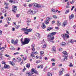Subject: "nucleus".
<instances>
[{"label": "nucleus", "mask_w": 76, "mask_h": 76, "mask_svg": "<svg viewBox=\"0 0 76 76\" xmlns=\"http://www.w3.org/2000/svg\"><path fill=\"white\" fill-rule=\"evenodd\" d=\"M64 69H61V70H62V71H59V75H61V74L63 73V72L64 71Z\"/></svg>", "instance_id": "14"}, {"label": "nucleus", "mask_w": 76, "mask_h": 76, "mask_svg": "<svg viewBox=\"0 0 76 76\" xmlns=\"http://www.w3.org/2000/svg\"><path fill=\"white\" fill-rule=\"evenodd\" d=\"M24 33L26 35H28V32H24Z\"/></svg>", "instance_id": "61"}, {"label": "nucleus", "mask_w": 76, "mask_h": 76, "mask_svg": "<svg viewBox=\"0 0 76 76\" xmlns=\"http://www.w3.org/2000/svg\"><path fill=\"white\" fill-rule=\"evenodd\" d=\"M30 64H27L26 65V66L27 67V68H29L30 67Z\"/></svg>", "instance_id": "29"}, {"label": "nucleus", "mask_w": 76, "mask_h": 76, "mask_svg": "<svg viewBox=\"0 0 76 76\" xmlns=\"http://www.w3.org/2000/svg\"><path fill=\"white\" fill-rule=\"evenodd\" d=\"M26 74L28 75L27 76H36L35 75H33V76H30V75H31V74H32V73H31L30 72H27L26 73Z\"/></svg>", "instance_id": "22"}, {"label": "nucleus", "mask_w": 76, "mask_h": 76, "mask_svg": "<svg viewBox=\"0 0 76 76\" xmlns=\"http://www.w3.org/2000/svg\"><path fill=\"white\" fill-rule=\"evenodd\" d=\"M5 56H6V57H10V56H9V55H7V54L5 55Z\"/></svg>", "instance_id": "55"}, {"label": "nucleus", "mask_w": 76, "mask_h": 76, "mask_svg": "<svg viewBox=\"0 0 76 76\" xmlns=\"http://www.w3.org/2000/svg\"><path fill=\"white\" fill-rule=\"evenodd\" d=\"M62 53H63L64 54V55H67V52H66V51H64V52H62Z\"/></svg>", "instance_id": "25"}, {"label": "nucleus", "mask_w": 76, "mask_h": 76, "mask_svg": "<svg viewBox=\"0 0 76 76\" xmlns=\"http://www.w3.org/2000/svg\"><path fill=\"white\" fill-rule=\"evenodd\" d=\"M52 51H56V47L53 46L52 47Z\"/></svg>", "instance_id": "20"}, {"label": "nucleus", "mask_w": 76, "mask_h": 76, "mask_svg": "<svg viewBox=\"0 0 76 76\" xmlns=\"http://www.w3.org/2000/svg\"><path fill=\"white\" fill-rule=\"evenodd\" d=\"M48 68V67L47 66H46L45 68L43 70L44 72H46L47 71V68Z\"/></svg>", "instance_id": "24"}, {"label": "nucleus", "mask_w": 76, "mask_h": 76, "mask_svg": "<svg viewBox=\"0 0 76 76\" xmlns=\"http://www.w3.org/2000/svg\"><path fill=\"white\" fill-rule=\"evenodd\" d=\"M17 61L19 62L20 61H21V59L20 58H17Z\"/></svg>", "instance_id": "23"}, {"label": "nucleus", "mask_w": 76, "mask_h": 76, "mask_svg": "<svg viewBox=\"0 0 76 76\" xmlns=\"http://www.w3.org/2000/svg\"><path fill=\"white\" fill-rule=\"evenodd\" d=\"M10 49L11 50H15V48L12 46L11 47V48H10Z\"/></svg>", "instance_id": "32"}, {"label": "nucleus", "mask_w": 76, "mask_h": 76, "mask_svg": "<svg viewBox=\"0 0 76 76\" xmlns=\"http://www.w3.org/2000/svg\"><path fill=\"white\" fill-rule=\"evenodd\" d=\"M69 11H70L69 10H67L65 12V13H69Z\"/></svg>", "instance_id": "39"}, {"label": "nucleus", "mask_w": 76, "mask_h": 76, "mask_svg": "<svg viewBox=\"0 0 76 76\" xmlns=\"http://www.w3.org/2000/svg\"><path fill=\"white\" fill-rule=\"evenodd\" d=\"M15 27L17 29H18L19 28V26H18L17 25H16L15 26Z\"/></svg>", "instance_id": "36"}, {"label": "nucleus", "mask_w": 76, "mask_h": 76, "mask_svg": "<svg viewBox=\"0 0 76 76\" xmlns=\"http://www.w3.org/2000/svg\"><path fill=\"white\" fill-rule=\"evenodd\" d=\"M21 43L22 44V45H25V44H27L30 41V39H29L28 38H26L25 39V40L24 42H23V38H21Z\"/></svg>", "instance_id": "1"}, {"label": "nucleus", "mask_w": 76, "mask_h": 76, "mask_svg": "<svg viewBox=\"0 0 76 76\" xmlns=\"http://www.w3.org/2000/svg\"><path fill=\"white\" fill-rule=\"evenodd\" d=\"M48 76H52V74L50 72H48Z\"/></svg>", "instance_id": "28"}, {"label": "nucleus", "mask_w": 76, "mask_h": 76, "mask_svg": "<svg viewBox=\"0 0 76 76\" xmlns=\"http://www.w3.org/2000/svg\"><path fill=\"white\" fill-rule=\"evenodd\" d=\"M75 17V15L73 14H72L71 16L69 17V19L70 20L72 19H73V18Z\"/></svg>", "instance_id": "13"}, {"label": "nucleus", "mask_w": 76, "mask_h": 76, "mask_svg": "<svg viewBox=\"0 0 76 76\" xmlns=\"http://www.w3.org/2000/svg\"><path fill=\"white\" fill-rule=\"evenodd\" d=\"M16 54H19V53L18 52H17L16 53H15L13 55H16Z\"/></svg>", "instance_id": "48"}, {"label": "nucleus", "mask_w": 76, "mask_h": 76, "mask_svg": "<svg viewBox=\"0 0 76 76\" xmlns=\"http://www.w3.org/2000/svg\"><path fill=\"white\" fill-rule=\"evenodd\" d=\"M36 35L37 36V37H39L40 36V34H39L37 33H36Z\"/></svg>", "instance_id": "41"}, {"label": "nucleus", "mask_w": 76, "mask_h": 76, "mask_svg": "<svg viewBox=\"0 0 76 76\" xmlns=\"http://www.w3.org/2000/svg\"><path fill=\"white\" fill-rule=\"evenodd\" d=\"M75 41H74L72 39H71L70 41H69V42L70 43H71V44H73V42H74Z\"/></svg>", "instance_id": "33"}, {"label": "nucleus", "mask_w": 76, "mask_h": 76, "mask_svg": "<svg viewBox=\"0 0 76 76\" xmlns=\"http://www.w3.org/2000/svg\"><path fill=\"white\" fill-rule=\"evenodd\" d=\"M30 11L31 15H35L37 13L35 11L32 10H30Z\"/></svg>", "instance_id": "10"}, {"label": "nucleus", "mask_w": 76, "mask_h": 76, "mask_svg": "<svg viewBox=\"0 0 76 76\" xmlns=\"http://www.w3.org/2000/svg\"><path fill=\"white\" fill-rule=\"evenodd\" d=\"M17 18H19V16H20V15L19 14H17L16 15Z\"/></svg>", "instance_id": "52"}, {"label": "nucleus", "mask_w": 76, "mask_h": 76, "mask_svg": "<svg viewBox=\"0 0 76 76\" xmlns=\"http://www.w3.org/2000/svg\"><path fill=\"white\" fill-rule=\"evenodd\" d=\"M4 5H5V6H8L9 5V3H7L6 2H5L4 3Z\"/></svg>", "instance_id": "44"}, {"label": "nucleus", "mask_w": 76, "mask_h": 76, "mask_svg": "<svg viewBox=\"0 0 76 76\" xmlns=\"http://www.w3.org/2000/svg\"><path fill=\"white\" fill-rule=\"evenodd\" d=\"M72 2L70 1V3H71V4H73V3H74V2H75V0H73L72 1Z\"/></svg>", "instance_id": "46"}, {"label": "nucleus", "mask_w": 76, "mask_h": 76, "mask_svg": "<svg viewBox=\"0 0 76 76\" xmlns=\"http://www.w3.org/2000/svg\"><path fill=\"white\" fill-rule=\"evenodd\" d=\"M42 27L43 29H45V28H46V26L45 25V24H44V23H43L42 25Z\"/></svg>", "instance_id": "17"}, {"label": "nucleus", "mask_w": 76, "mask_h": 76, "mask_svg": "<svg viewBox=\"0 0 76 76\" xmlns=\"http://www.w3.org/2000/svg\"><path fill=\"white\" fill-rule=\"evenodd\" d=\"M27 13H28V14H31V10H30V11H28Z\"/></svg>", "instance_id": "53"}, {"label": "nucleus", "mask_w": 76, "mask_h": 76, "mask_svg": "<svg viewBox=\"0 0 76 76\" xmlns=\"http://www.w3.org/2000/svg\"><path fill=\"white\" fill-rule=\"evenodd\" d=\"M46 47H47L46 45L45 44L43 45V47H42V48H45Z\"/></svg>", "instance_id": "51"}, {"label": "nucleus", "mask_w": 76, "mask_h": 76, "mask_svg": "<svg viewBox=\"0 0 76 76\" xmlns=\"http://www.w3.org/2000/svg\"><path fill=\"white\" fill-rule=\"evenodd\" d=\"M66 25H67V21H65L63 22L62 25L64 26H65Z\"/></svg>", "instance_id": "16"}, {"label": "nucleus", "mask_w": 76, "mask_h": 76, "mask_svg": "<svg viewBox=\"0 0 76 76\" xmlns=\"http://www.w3.org/2000/svg\"><path fill=\"white\" fill-rule=\"evenodd\" d=\"M31 47H32V51H35V48L34 47H35V44H33L31 45Z\"/></svg>", "instance_id": "12"}, {"label": "nucleus", "mask_w": 76, "mask_h": 76, "mask_svg": "<svg viewBox=\"0 0 76 76\" xmlns=\"http://www.w3.org/2000/svg\"><path fill=\"white\" fill-rule=\"evenodd\" d=\"M51 19H52V18L51 17L50 18L48 17L46 18V20L45 21V23L47 25H48L49 23V21L51 20Z\"/></svg>", "instance_id": "4"}, {"label": "nucleus", "mask_w": 76, "mask_h": 76, "mask_svg": "<svg viewBox=\"0 0 76 76\" xmlns=\"http://www.w3.org/2000/svg\"><path fill=\"white\" fill-rule=\"evenodd\" d=\"M51 61H55V59L54 58H53L52 59H51Z\"/></svg>", "instance_id": "57"}, {"label": "nucleus", "mask_w": 76, "mask_h": 76, "mask_svg": "<svg viewBox=\"0 0 76 76\" xmlns=\"http://www.w3.org/2000/svg\"><path fill=\"white\" fill-rule=\"evenodd\" d=\"M24 69H23V71L24 72V71H25L26 70V68H25V66L24 67Z\"/></svg>", "instance_id": "56"}, {"label": "nucleus", "mask_w": 76, "mask_h": 76, "mask_svg": "<svg viewBox=\"0 0 76 76\" xmlns=\"http://www.w3.org/2000/svg\"><path fill=\"white\" fill-rule=\"evenodd\" d=\"M69 67H73V65L72 64L70 63V64L69 65Z\"/></svg>", "instance_id": "42"}, {"label": "nucleus", "mask_w": 76, "mask_h": 76, "mask_svg": "<svg viewBox=\"0 0 76 76\" xmlns=\"http://www.w3.org/2000/svg\"><path fill=\"white\" fill-rule=\"evenodd\" d=\"M48 41L49 42H52V43H54V41H53V39H54V36L53 37H51L50 38L48 39Z\"/></svg>", "instance_id": "5"}, {"label": "nucleus", "mask_w": 76, "mask_h": 76, "mask_svg": "<svg viewBox=\"0 0 76 76\" xmlns=\"http://www.w3.org/2000/svg\"><path fill=\"white\" fill-rule=\"evenodd\" d=\"M45 60L47 61L48 60V58L47 57H45Z\"/></svg>", "instance_id": "59"}, {"label": "nucleus", "mask_w": 76, "mask_h": 76, "mask_svg": "<svg viewBox=\"0 0 76 76\" xmlns=\"http://www.w3.org/2000/svg\"><path fill=\"white\" fill-rule=\"evenodd\" d=\"M40 68H41V69H42L43 68V65H40Z\"/></svg>", "instance_id": "62"}, {"label": "nucleus", "mask_w": 76, "mask_h": 76, "mask_svg": "<svg viewBox=\"0 0 76 76\" xmlns=\"http://www.w3.org/2000/svg\"><path fill=\"white\" fill-rule=\"evenodd\" d=\"M2 34V31L0 30V35H1Z\"/></svg>", "instance_id": "63"}, {"label": "nucleus", "mask_w": 76, "mask_h": 76, "mask_svg": "<svg viewBox=\"0 0 76 76\" xmlns=\"http://www.w3.org/2000/svg\"><path fill=\"white\" fill-rule=\"evenodd\" d=\"M56 34L57 32H53L49 34L47 37L48 39H50V38H53V36L55 35Z\"/></svg>", "instance_id": "2"}, {"label": "nucleus", "mask_w": 76, "mask_h": 76, "mask_svg": "<svg viewBox=\"0 0 76 76\" xmlns=\"http://www.w3.org/2000/svg\"><path fill=\"white\" fill-rule=\"evenodd\" d=\"M6 19L7 21H10L11 20V18L9 17H7Z\"/></svg>", "instance_id": "31"}, {"label": "nucleus", "mask_w": 76, "mask_h": 76, "mask_svg": "<svg viewBox=\"0 0 76 76\" xmlns=\"http://www.w3.org/2000/svg\"><path fill=\"white\" fill-rule=\"evenodd\" d=\"M31 57H35V55H34V52H32V54H31Z\"/></svg>", "instance_id": "30"}, {"label": "nucleus", "mask_w": 76, "mask_h": 76, "mask_svg": "<svg viewBox=\"0 0 76 76\" xmlns=\"http://www.w3.org/2000/svg\"><path fill=\"white\" fill-rule=\"evenodd\" d=\"M17 8H18V7L16 6H14L13 8L12 9V10L14 13H16V10H17Z\"/></svg>", "instance_id": "7"}, {"label": "nucleus", "mask_w": 76, "mask_h": 76, "mask_svg": "<svg viewBox=\"0 0 76 76\" xmlns=\"http://www.w3.org/2000/svg\"><path fill=\"white\" fill-rule=\"evenodd\" d=\"M27 19L28 20L26 21V22H27V23H29L31 22V19H29V18H27Z\"/></svg>", "instance_id": "27"}, {"label": "nucleus", "mask_w": 76, "mask_h": 76, "mask_svg": "<svg viewBox=\"0 0 76 76\" xmlns=\"http://www.w3.org/2000/svg\"><path fill=\"white\" fill-rule=\"evenodd\" d=\"M15 42V41L13 39H12L11 40V43L12 44H14V42Z\"/></svg>", "instance_id": "35"}, {"label": "nucleus", "mask_w": 76, "mask_h": 76, "mask_svg": "<svg viewBox=\"0 0 76 76\" xmlns=\"http://www.w3.org/2000/svg\"><path fill=\"white\" fill-rule=\"evenodd\" d=\"M66 44L64 42H62L61 44V45L62 46H65V45H66Z\"/></svg>", "instance_id": "26"}, {"label": "nucleus", "mask_w": 76, "mask_h": 76, "mask_svg": "<svg viewBox=\"0 0 76 76\" xmlns=\"http://www.w3.org/2000/svg\"><path fill=\"white\" fill-rule=\"evenodd\" d=\"M31 74H30L31 75H33L34 73H35L36 74H38V71L35 70V69H34V68H32L31 69Z\"/></svg>", "instance_id": "6"}, {"label": "nucleus", "mask_w": 76, "mask_h": 76, "mask_svg": "<svg viewBox=\"0 0 76 76\" xmlns=\"http://www.w3.org/2000/svg\"><path fill=\"white\" fill-rule=\"evenodd\" d=\"M40 55H42V54H44V51H41L40 52Z\"/></svg>", "instance_id": "37"}, {"label": "nucleus", "mask_w": 76, "mask_h": 76, "mask_svg": "<svg viewBox=\"0 0 76 76\" xmlns=\"http://www.w3.org/2000/svg\"><path fill=\"white\" fill-rule=\"evenodd\" d=\"M57 25H58V26H60V25H61V23H60V22H59L58 20L57 21Z\"/></svg>", "instance_id": "19"}, {"label": "nucleus", "mask_w": 76, "mask_h": 76, "mask_svg": "<svg viewBox=\"0 0 76 76\" xmlns=\"http://www.w3.org/2000/svg\"><path fill=\"white\" fill-rule=\"evenodd\" d=\"M52 64L53 66H55V64H56L55 63H52Z\"/></svg>", "instance_id": "50"}, {"label": "nucleus", "mask_w": 76, "mask_h": 76, "mask_svg": "<svg viewBox=\"0 0 76 76\" xmlns=\"http://www.w3.org/2000/svg\"><path fill=\"white\" fill-rule=\"evenodd\" d=\"M52 29H53V27H48V28L47 31H51V30H52Z\"/></svg>", "instance_id": "15"}, {"label": "nucleus", "mask_w": 76, "mask_h": 76, "mask_svg": "<svg viewBox=\"0 0 76 76\" xmlns=\"http://www.w3.org/2000/svg\"><path fill=\"white\" fill-rule=\"evenodd\" d=\"M13 0H9V2H10V3H13Z\"/></svg>", "instance_id": "47"}, {"label": "nucleus", "mask_w": 76, "mask_h": 76, "mask_svg": "<svg viewBox=\"0 0 76 76\" xmlns=\"http://www.w3.org/2000/svg\"><path fill=\"white\" fill-rule=\"evenodd\" d=\"M13 61L14 62H16V61H17V60L15 59V58H14L13 59Z\"/></svg>", "instance_id": "49"}, {"label": "nucleus", "mask_w": 76, "mask_h": 76, "mask_svg": "<svg viewBox=\"0 0 76 76\" xmlns=\"http://www.w3.org/2000/svg\"><path fill=\"white\" fill-rule=\"evenodd\" d=\"M26 30V31L28 32H30L32 31V29L31 28L27 29Z\"/></svg>", "instance_id": "18"}, {"label": "nucleus", "mask_w": 76, "mask_h": 76, "mask_svg": "<svg viewBox=\"0 0 76 76\" xmlns=\"http://www.w3.org/2000/svg\"><path fill=\"white\" fill-rule=\"evenodd\" d=\"M70 6L69 5H66V8H69Z\"/></svg>", "instance_id": "60"}, {"label": "nucleus", "mask_w": 76, "mask_h": 76, "mask_svg": "<svg viewBox=\"0 0 76 76\" xmlns=\"http://www.w3.org/2000/svg\"><path fill=\"white\" fill-rule=\"evenodd\" d=\"M33 6H34V7H37V8H39V7H41V5H39V4L34 3Z\"/></svg>", "instance_id": "8"}, {"label": "nucleus", "mask_w": 76, "mask_h": 76, "mask_svg": "<svg viewBox=\"0 0 76 76\" xmlns=\"http://www.w3.org/2000/svg\"><path fill=\"white\" fill-rule=\"evenodd\" d=\"M53 18H54V19H56V18H57V16H56V15H53Z\"/></svg>", "instance_id": "43"}, {"label": "nucleus", "mask_w": 76, "mask_h": 76, "mask_svg": "<svg viewBox=\"0 0 76 76\" xmlns=\"http://www.w3.org/2000/svg\"><path fill=\"white\" fill-rule=\"evenodd\" d=\"M10 76H13V74L12 73H10Z\"/></svg>", "instance_id": "64"}, {"label": "nucleus", "mask_w": 76, "mask_h": 76, "mask_svg": "<svg viewBox=\"0 0 76 76\" xmlns=\"http://www.w3.org/2000/svg\"><path fill=\"white\" fill-rule=\"evenodd\" d=\"M63 57H64V58L62 59V61H66V60H67V56H65V55L63 56Z\"/></svg>", "instance_id": "9"}, {"label": "nucleus", "mask_w": 76, "mask_h": 76, "mask_svg": "<svg viewBox=\"0 0 76 76\" xmlns=\"http://www.w3.org/2000/svg\"><path fill=\"white\" fill-rule=\"evenodd\" d=\"M13 3H18V1H13Z\"/></svg>", "instance_id": "40"}, {"label": "nucleus", "mask_w": 76, "mask_h": 76, "mask_svg": "<svg viewBox=\"0 0 76 76\" xmlns=\"http://www.w3.org/2000/svg\"><path fill=\"white\" fill-rule=\"evenodd\" d=\"M26 28H22V29H21V31H26Z\"/></svg>", "instance_id": "34"}, {"label": "nucleus", "mask_w": 76, "mask_h": 76, "mask_svg": "<svg viewBox=\"0 0 76 76\" xmlns=\"http://www.w3.org/2000/svg\"><path fill=\"white\" fill-rule=\"evenodd\" d=\"M51 12H56V11L54 9H52L51 10Z\"/></svg>", "instance_id": "38"}, {"label": "nucleus", "mask_w": 76, "mask_h": 76, "mask_svg": "<svg viewBox=\"0 0 76 76\" xmlns=\"http://www.w3.org/2000/svg\"><path fill=\"white\" fill-rule=\"evenodd\" d=\"M61 37L63 38L64 39L65 41H66L67 38H68V39L69 38V36L66 34H62L61 35Z\"/></svg>", "instance_id": "3"}, {"label": "nucleus", "mask_w": 76, "mask_h": 76, "mask_svg": "<svg viewBox=\"0 0 76 76\" xmlns=\"http://www.w3.org/2000/svg\"><path fill=\"white\" fill-rule=\"evenodd\" d=\"M4 69H10V66L8 65L5 64L4 66Z\"/></svg>", "instance_id": "11"}, {"label": "nucleus", "mask_w": 76, "mask_h": 76, "mask_svg": "<svg viewBox=\"0 0 76 76\" xmlns=\"http://www.w3.org/2000/svg\"><path fill=\"white\" fill-rule=\"evenodd\" d=\"M40 62H41L40 61H36L37 63H40Z\"/></svg>", "instance_id": "58"}, {"label": "nucleus", "mask_w": 76, "mask_h": 76, "mask_svg": "<svg viewBox=\"0 0 76 76\" xmlns=\"http://www.w3.org/2000/svg\"><path fill=\"white\" fill-rule=\"evenodd\" d=\"M12 31H15V28H12Z\"/></svg>", "instance_id": "54"}, {"label": "nucleus", "mask_w": 76, "mask_h": 76, "mask_svg": "<svg viewBox=\"0 0 76 76\" xmlns=\"http://www.w3.org/2000/svg\"><path fill=\"white\" fill-rule=\"evenodd\" d=\"M13 62L12 61V62H11V64L12 65V66H15V64H13Z\"/></svg>", "instance_id": "45"}, {"label": "nucleus", "mask_w": 76, "mask_h": 76, "mask_svg": "<svg viewBox=\"0 0 76 76\" xmlns=\"http://www.w3.org/2000/svg\"><path fill=\"white\" fill-rule=\"evenodd\" d=\"M18 39L16 40L15 41H14V45H16V44H18Z\"/></svg>", "instance_id": "21"}]
</instances>
